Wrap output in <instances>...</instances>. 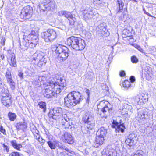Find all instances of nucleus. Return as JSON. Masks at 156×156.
I'll list each match as a JSON object with an SVG mask.
<instances>
[{"label": "nucleus", "mask_w": 156, "mask_h": 156, "mask_svg": "<svg viewBox=\"0 0 156 156\" xmlns=\"http://www.w3.org/2000/svg\"><path fill=\"white\" fill-rule=\"evenodd\" d=\"M38 40L37 33L31 31L28 35H24L23 41L20 43V47L24 50L33 48L38 43Z\"/></svg>", "instance_id": "obj_1"}, {"label": "nucleus", "mask_w": 156, "mask_h": 156, "mask_svg": "<svg viewBox=\"0 0 156 156\" xmlns=\"http://www.w3.org/2000/svg\"><path fill=\"white\" fill-rule=\"evenodd\" d=\"M64 99V105L67 107L70 108L79 104L82 101L83 96L79 92L73 91L69 93Z\"/></svg>", "instance_id": "obj_2"}, {"label": "nucleus", "mask_w": 156, "mask_h": 156, "mask_svg": "<svg viewBox=\"0 0 156 156\" xmlns=\"http://www.w3.org/2000/svg\"><path fill=\"white\" fill-rule=\"evenodd\" d=\"M52 50L55 51L58 55L57 58L60 62H62L67 59L69 55L68 49L66 46L59 44L51 46Z\"/></svg>", "instance_id": "obj_3"}, {"label": "nucleus", "mask_w": 156, "mask_h": 156, "mask_svg": "<svg viewBox=\"0 0 156 156\" xmlns=\"http://www.w3.org/2000/svg\"><path fill=\"white\" fill-rule=\"evenodd\" d=\"M32 59L33 60L38 62L37 65L39 67L44 66L47 61V57L45 54L41 51H37L33 54Z\"/></svg>", "instance_id": "obj_4"}, {"label": "nucleus", "mask_w": 156, "mask_h": 156, "mask_svg": "<svg viewBox=\"0 0 156 156\" xmlns=\"http://www.w3.org/2000/svg\"><path fill=\"white\" fill-rule=\"evenodd\" d=\"M52 83L51 81L44 83L45 86L44 95L45 97L48 98H52L55 96V95H56L57 94H56V90L55 92L53 90L54 89H56L55 87H52L51 86L52 85Z\"/></svg>", "instance_id": "obj_5"}, {"label": "nucleus", "mask_w": 156, "mask_h": 156, "mask_svg": "<svg viewBox=\"0 0 156 156\" xmlns=\"http://www.w3.org/2000/svg\"><path fill=\"white\" fill-rule=\"evenodd\" d=\"M38 6L40 10L44 11L46 10H50L56 8L55 2L50 0H44L40 2Z\"/></svg>", "instance_id": "obj_6"}, {"label": "nucleus", "mask_w": 156, "mask_h": 156, "mask_svg": "<svg viewBox=\"0 0 156 156\" xmlns=\"http://www.w3.org/2000/svg\"><path fill=\"white\" fill-rule=\"evenodd\" d=\"M46 42L52 41L57 36L56 32L53 29H49L46 31L44 32L42 34Z\"/></svg>", "instance_id": "obj_7"}, {"label": "nucleus", "mask_w": 156, "mask_h": 156, "mask_svg": "<svg viewBox=\"0 0 156 156\" xmlns=\"http://www.w3.org/2000/svg\"><path fill=\"white\" fill-rule=\"evenodd\" d=\"M50 81L52 83L51 86L52 87H55V88L56 89V94H59L62 90H63L64 87H65L66 84L65 80L61 78H60L57 82H54L52 80Z\"/></svg>", "instance_id": "obj_8"}, {"label": "nucleus", "mask_w": 156, "mask_h": 156, "mask_svg": "<svg viewBox=\"0 0 156 156\" xmlns=\"http://www.w3.org/2000/svg\"><path fill=\"white\" fill-rule=\"evenodd\" d=\"M62 116V108L59 107L54 108L52 111H50L48 113L49 117L55 120L59 119Z\"/></svg>", "instance_id": "obj_9"}, {"label": "nucleus", "mask_w": 156, "mask_h": 156, "mask_svg": "<svg viewBox=\"0 0 156 156\" xmlns=\"http://www.w3.org/2000/svg\"><path fill=\"white\" fill-rule=\"evenodd\" d=\"M33 13L32 7L28 5L22 9L20 15V17L22 19H28L31 16Z\"/></svg>", "instance_id": "obj_10"}, {"label": "nucleus", "mask_w": 156, "mask_h": 156, "mask_svg": "<svg viewBox=\"0 0 156 156\" xmlns=\"http://www.w3.org/2000/svg\"><path fill=\"white\" fill-rule=\"evenodd\" d=\"M87 129H92L95 125L94 118L91 116H86L83 119Z\"/></svg>", "instance_id": "obj_11"}, {"label": "nucleus", "mask_w": 156, "mask_h": 156, "mask_svg": "<svg viewBox=\"0 0 156 156\" xmlns=\"http://www.w3.org/2000/svg\"><path fill=\"white\" fill-rule=\"evenodd\" d=\"M80 38L74 36H71L67 39V43L68 45L71 46L72 48L76 50Z\"/></svg>", "instance_id": "obj_12"}, {"label": "nucleus", "mask_w": 156, "mask_h": 156, "mask_svg": "<svg viewBox=\"0 0 156 156\" xmlns=\"http://www.w3.org/2000/svg\"><path fill=\"white\" fill-rule=\"evenodd\" d=\"M107 26L105 23H100L97 27L96 30L98 32H101V35L107 36L109 34L108 30L106 28Z\"/></svg>", "instance_id": "obj_13"}, {"label": "nucleus", "mask_w": 156, "mask_h": 156, "mask_svg": "<svg viewBox=\"0 0 156 156\" xmlns=\"http://www.w3.org/2000/svg\"><path fill=\"white\" fill-rule=\"evenodd\" d=\"M63 141L69 144H72L74 142V138L72 135L67 132H65L62 137Z\"/></svg>", "instance_id": "obj_14"}, {"label": "nucleus", "mask_w": 156, "mask_h": 156, "mask_svg": "<svg viewBox=\"0 0 156 156\" xmlns=\"http://www.w3.org/2000/svg\"><path fill=\"white\" fill-rule=\"evenodd\" d=\"M6 57L8 59L11 60L10 65L12 67H16L17 65L15 54L13 53H12L11 51H8Z\"/></svg>", "instance_id": "obj_15"}, {"label": "nucleus", "mask_w": 156, "mask_h": 156, "mask_svg": "<svg viewBox=\"0 0 156 156\" xmlns=\"http://www.w3.org/2000/svg\"><path fill=\"white\" fill-rule=\"evenodd\" d=\"M113 125H112V127L115 129L116 132L119 133L121 132L123 133L124 129L126 128L123 124L119 125V123L117 122H115L114 121L112 122Z\"/></svg>", "instance_id": "obj_16"}, {"label": "nucleus", "mask_w": 156, "mask_h": 156, "mask_svg": "<svg viewBox=\"0 0 156 156\" xmlns=\"http://www.w3.org/2000/svg\"><path fill=\"white\" fill-rule=\"evenodd\" d=\"M136 136L134 134H131L128 136L125 142L129 146H132L134 144Z\"/></svg>", "instance_id": "obj_17"}, {"label": "nucleus", "mask_w": 156, "mask_h": 156, "mask_svg": "<svg viewBox=\"0 0 156 156\" xmlns=\"http://www.w3.org/2000/svg\"><path fill=\"white\" fill-rule=\"evenodd\" d=\"M10 95L1 98V100L3 105L7 107H9L11 105L12 101L11 100Z\"/></svg>", "instance_id": "obj_18"}, {"label": "nucleus", "mask_w": 156, "mask_h": 156, "mask_svg": "<svg viewBox=\"0 0 156 156\" xmlns=\"http://www.w3.org/2000/svg\"><path fill=\"white\" fill-rule=\"evenodd\" d=\"M84 19L85 20L90 19L93 17L94 13L93 10H84L83 13Z\"/></svg>", "instance_id": "obj_19"}, {"label": "nucleus", "mask_w": 156, "mask_h": 156, "mask_svg": "<svg viewBox=\"0 0 156 156\" xmlns=\"http://www.w3.org/2000/svg\"><path fill=\"white\" fill-rule=\"evenodd\" d=\"M104 104L105 105V106L102 108L101 111L104 114H105L107 111H108L109 110L108 105H109V103L106 101L103 100L101 101L100 102L99 104L98 105L102 106Z\"/></svg>", "instance_id": "obj_20"}, {"label": "nucleus", "mask_w": 156, "mask_h": 156, "mask_svg": "<svg viewBox=\"0 0 156 156\" xmlns=\"http://www.w3.org/2000/svg\"><path fill=\"white\" fill-rule=\"evenodd\" d=\"M79 41L78 42L76 50H83L86 46L85 41L81 38L79 39Z\"/></svg>", "instance_id": "obj_21"}, {"label": "nucleus", "mask_w": 156, "mask_h": 156, "mask_svg": "<svg viewBox=\"0 0 156 156\" xmlns=\"http://www.w3.org/2000/svg\"><path fill=\"white\" fill-rule=\"evenodd\" d=\"M58 15L61 16H64L68 19L69 18L72 17L71 13L69 12L66 11H62L58 12Z\"/></svg>", "instance_id": "obj_22"}, {"label": "nucleus", "mask_w": 156, "mask_h": 156, "mask_svg": "<svg viewBox=\"0 0 156 156\" xmlns=\"http://www.w3.org/2000/svg\"><path fill=\"white\" fill-rule=\"evenodd\" d=\"M104 140V137L100 136H97L96 137V140L95 143L96 144V146H95L96 147H98L99 145H102Z\"/></svg>", "instance_id": "obj_23"}, {"label": "nucleus", "mask_w": 156, "mask_h": 156, "mask_svg": "<svg viewBox=\"0 0 156 156\" xmlns=\"http://www.w3.org/2000/svg\"><path fill=\"white\" fill-rule=\"evenodd\" d=\"M145 114H144V111L143 109H141L139 110L138 112V115L136 117V119L138 120L140 122H142L141 120H144L145 119Z\"/></svg>", "instance_id": "obj_24"}, {"label": "nucleus", "mask_w": 156, "mask_h": 156, "mask_svg": "<svg viewBox=\"0 0 156 156\" xmlns=\"http://www.w3.org/2000/svg\"><path fill=\"white\" fill-rule=\"evenodd\" d=\"M107 133V131L106 129H105L104 127H102L100 128L97 131L96 135L103 136L104 137Z\"/></svg>", "instance_id": "obj_25"}, {"label": "nucleus", "mask_w": 156, "mask_h": 156, "mask_svg": "<svg viewBox=\"0 0 156 156\" xmlns=\"http://www.w3.org/2000/svg\"><path fill=\"white\" fill-rule=\"evenodd\" d=\"M117 9L118 10V12H121L123 9L124 3L122 0H117L116 4Z\"/></svg>", "instance_id": "obj_26"}, {"label": "nucleus", "mask_w": 156, "mask_h": 156, "mask_svg": "<svg viewBox=\"0 0 156 156\" xmlns=\"http://www.w3.org/2000/svg\"><path fill=\"white\" fill-rule=\"evenodd\" d=\"M11 143L12 147L15 149L20 150V148H22L21 144H18L15 140H13L11 141Z\"/></svg>", "instance_id": "obj_27"}, {"label": "nucleus", "mask_w": 156, "mask_h": 156, "mask_svg": "<svg viewBox=\"0 0 156 156\" xmlns=\"http://www.w3.org/2000/svg\"><path fill=\"white\" fill-rule=\"evenodd\" d=\"M144 111V114H145V119H147L150 118L152 115V114L151 111L147 109H143Z\"/></svg>", "instance_id": "obj_28"}, {"label": "nucleus", "mask_w": 156, "mask_h": 156, "mask_svg": "<svg viewBox=\"0 0 156 156\" xmlns=\"http://www.w3.org/2000/svg\"><path fill=\"white\" fill-rule=\"evenodd\" d=\"M16 127L17 129H23L26 127V125L24 122H20L17 123Z\"/></svg>", "instance_id": "obj_29"}, {"label": "nucleus", "mask_w": 156, "mask_h": 156, "mask_svg": "<svg viewBox=\"0 0 156 156\" xmlns=\"http://www.w3.org/2000/svg\"><path fill=\"white\" fill-rule=\"evenodd\" d=\"M1 93L2 97V98L10 95L8 90L7 88L4 87L2 88Z\"/></svg>", "instance_id": "obj_30"}, {"label": "nucleus", "mask_w": 156, "mask_h": 156, "mask_svg": "<svg viewBox=\"0 0 156 156\" xmlns=\"http://www.w3.org/2000/svg\"><path fill=\"white\" fill-rule=\"evenodd\" d=\"M135 101L139 105H142L144 103V101L143 99L142 96H140L139 97H137L136 98Z\"/></svg>", "instance_id": "obj_31"}, {"label": "nucleus", "mask_w": 156, "mask_h": 156, "mask_svg": "<svg viewBox=\"0 0 156 156\" xmlns=\"http://www.w3.org/2000/svg\"><path fill=\"white\" fill-rule=\"evenodd\" d=\"M38 105L39 107L43 109V112H45L46 110V103L44 102L41 101L39 102Z\"/></svg>", "instance_id": "obj_32"}, {"label": "nucleus", "mask_w": 156, "mask_h": 156, "mask_svg": "<svg viewBox=\"0 0 156 156\" xmlns=\"http://www.w3.org/2000/svg\"><path fill=\"white\" fill-rule=\"evenodd\" d=\"M123 87L128 88L130 86L131 84L130 82L128 80H125L122 83Z\"/></svg>", "instance_id": "obj_33"}, {"label": "nucleus", "mask_w": 156, "mask_h": 156, "mask_svg": "<svg viewBox=\"0 0 156 156\" xmlns=\"http://www.w3.org/2000/svg\"><path fill=\"white\" fill-rule=\"evenodd\" d=\"M5 77L6 80H8L12 79V76L10 71L9 70H7L5 74Z\"/></svg>", "instance_id": "obj_34"}, {"label": "nucleus", "mask_w": 156, "mask_h": 156, "mask_svg": "<svg viewBox=\"0 0 156 156\" xmlns=\"http://www.w3.org/2000/svg\"><path fill=\"white\" fill-rule=\"evenodd\" d=\"M5 77L6 80H8L12 79V76L10 71L9 70H7L5 74Z\"/></svg>", "instance_id": "obj_35"}, {"label": "nucleus", "mask_w": 156, "mask_h": 156, "mask_svg": "<svg viewBox=\"0 0 156 156\" xmlns=\"http://www.w3.org/2000/svg\"><path fill=\"white\" fill-rule=\"evenodd\" d=\"M9 119L11 121H14L16 118V115L15 113L9 112L8 114Z\"/></svg>", "instance_id": "obj_36"}, {"label": "nucleus", "mask_w": 156, "mask_h": 156, "mask_svg": "<svg viewBox=\"0 0 156 156\" xmlns=\"http://www.w3.org/2000/svg\"><path fill=\"white\" fill-rule=\"evenodd\" d=\"M47 143L50 148L51 149H54L56 148V146L51 141H48Z\"/></svg>", "instance_id": "obj_37"}, {"label": "nucleus", "mask_w": 156, "mask_h": 156, "mask_svg": "<svg viewBox=\"0 0 156 156\" xmlns=\"http://www.w3.org/2000/svg\"><path fill=\"white\" fill-rule=\"evenodd\" d=\"M85 92L88 96L86 99V102L88 103L90 98V91L88 89H86L85 90Z\"/></svg>", "instance_id": "obj_38"}, {"label": "nucleus", "mask_w": 156, "mask_h": 156, "mask_svg": "<svg viewBox=\"0 0 156 156\" xmlns=\"http://www.w3.org/2000/svg\"><path fill=\"white\" fill-rule=\"evenodd\" d=\"M61 149L65 150L66 151L71 153L72 154H73L74 153V152L72 151L71 150L69 149L65 146L63 145L62 147H61Z\"/></svg>", "instance_id": "obj_39"}, {"label": "nucleus", "mask_w": 156, "mask_h": 156, "mask_svg": "<svg viewBox=\"0 0 156 156\" xmlns=\"http://www.w3.org/2000/svg\"><path fill=\"white\" fill-rule=\"evenodd\" d=\"M68 20H69L70 24L71 25H73L75 22L76 20L75 18L73 16H72V17L69 18Z\"/></svg>", "instance_id": "obj_40"}, {"label": "nucleus", "mask_w": 156, "mask_h": 156, "mask_svg": "<svg viewBox=\"0 0 156 156\" xmlns=\"http://www.w3.org/2000/svg\"><path fill=\"white\" fill-rule=\"evenodd\" d=\"M131 61L133 63H136L138 62V60L135 56H133L131 57Z\"/></svg>", "instance_id": "obj_41"}, {"label": "nucleus", "mask_w": 156, "mask_h": 156, "mask_svg": "<svg viewBox=\"0 0 156 156\" xmlns=\"http://www.w3.org/2000/svg\"><path fill=\"white\" fill-rule=\"evenodd\" d=\"M0 43L2 46H4L5 44V42L6 41V39L5 37L3 36L1 37L0 38Z\"/></svg>", "instance_id": "obj_42"}, {"label": "nucleus", "mask_w": 156, "mask_h": 156, "mask_svg": "<svg viewBox=\"0 0 156 156\" xmlns=\"http://www.w3.org/2000/svg\"><path fill=\"white\" fill-rule=\"evenodd\" d=\"M93 3L94 4L100 5H101L102 4L101 0H94Z\"/></svg>", "instance_id": "obj_43"}, {"label": "nucleus", "mask_w": 156, "mask_h": 156, "mask_svg": "<svg viewBox=\"0 0 156 156\" xmlns=\"http://www.w3.org/2000/svg\"><path fill=\"white\" fill-rule=\"evenodd\" d=\"M68 119V120H69L68 118L66 119L65 118L64 119V120L66 122H64V121L62 122V124L64 126L67 125L68 124V123L67 122ZM64 127L65 128H66L67 127V126H64Z\"/></svg>", "instance_id": "obj_44"}, {"label": "nucleus", "mask_w": 156, "mask_h": 156, "mask_svg": "<svg viewBox=\"0 0 156 156\" xmlns=\"http://www.w3.org/2000/svg\"><path fill=\"white\" fill-rule=\"evenodd\" d=\"M9 156H20L19 153L18 152H13L11 153Z\"/></svg>", "instance_id": "obj_45"}, {"label": "nucleus", "mask_w": 156, "mask_h": 156, "mask_svg": "<svg viewBox=\"0 0 156 156\" xmlns=\"http://www.w3.org/2000/svg\"><path fill=\"white\" fill-rule=\"evenodd\" d=\"M12 90H14L15 88V83L14 82L9 84Z\"/></svg>", "instance_id": "obj_46"}, {"label": "nucleus", "mask_w": 156, "mask_h": 156, "mask_svg": "<svg viewBox=\"0 0 156 156\" xmlns=\"http://www.w3.org/2000/svg\"><path fill=\"white\" fill-rule=\"evenodd\" d=\"M142 153V151H138L134 155V156H143Z\"/></svg>", "instance_id": "obj_47"}, {"label": "nucleus", "mask_w": 156, "mask_h": 156, "mask_svg": "<svg viewBox=\"0 0 156 156\" xmlns=\"http://www.w3.org/2000/svg\"><path fill=\"white\" fill-rule=\"evenodd\" d=\"M38 141L40 143L41 145H43L45 142V140L44 139L42 138H40V139L38 140Z\"/></svg>", "instance_id": "obj_48"}, {"label": "nucleus", "mask_w": 156, "mask_h": 156, "mask_svg": "<svg viewBox=\"0 0 156 156\" xmlns=\"http://www.w3.org/2000/svg\"><path fill=\"white\" fill-rule=\"evenodd\" d=\"M34 136L35 138L37 140L40 139V136L39 133L38 134H34Z\"/></svg>", "instance_id": "obj_49"}, {"label": "nucleus", "mask_w": 156, "mask_h": 156, "mask_svg": "<svg viewBox=\"0 0 156 156\" xmlns=\"http://www.w3.org/2000/svg\"><path fill=\"white\" fill-rule=\"evenodd\" d=\"M149 50L150 51L153 52L156 51V48L155 47L152 46L150 48Z\"/></svg>", "instance_id": "obj_50"}, {"label": "nucleus", "mask_w": 156, "mask_h": 156, "mask_svg": "<svg viewBox=\"0 0 156 156\" xmlns=\"http://www.w3.org/2000/svg\"><path fill=\"white\" fill-rule=\"evenodd\" d=\"M3 146L4 149L6 150V152H9V148L8 147L7 145H6L5 144H3Z\"/></svg>", "instance_id": "obj_51"}, {"label": "nucleus", "mask_w": 156, "mask_h": 156, "mask_svg": "<svg viewBox=\"0 0 156 156\" xmlns=\"http://www.w3.org/2000/svg\"><path fill=\"white\" fill-rule=\"evenodd\" d=\"M89 149H86L84 150L83 153L85 155H88L89 154Z\"/></svg>", "instance_id": "obj_52"}, {"label": "nucleus", "mask_w": 156, "mask_h": 156, "mask_svg": "<svg viewBox=\"0 0 156 156\" xmlns=\"http://www.w3.org/2000/svg\"><path fill=\"white\" fill-rule=\"evenodd\" d=\"M82 130L83 132L84 133L87 134V133H90V131H89L88 130H86L85 128V129L82 128Z\"/></svg>", "instance_id": "obj_53"}, {"label": "nucleus", "mask_w": 156, "mask_h": 156, "mask_svg": "<svg viewBox=\"0 0 156 156\" xmlns=\"http://www.w3.org/2000/svg\"><path fill=\"white\" fill-rule=\"evenodd\" d=\"M62 145H63L60 142H57L56 143V146L58 147L60 149H61V147H62Z\"/></svg>", "instance_id": "obj_54"}, {"label": "nucleus", "mask_w": 156, "mask_h": 156, "mask_svg": "<svg viewBox=\"0 0 156 156\" xmlns=\"http://www.w3.org/2000/svg\"><path fill=\"white\" fill-rule=\"evenodd\" d=\"M19 76L20 77L21 79H23V73L21 72H19V73L18 74Z\"/></svg>", "instance_id": "obj_55"}, {"label": "nucleus", "mask_w": 156, "mask_h": 156, "mask_svg": "<svg viewBox=\"0 0 156 156\" xmlns=\"http://www.w3.org/2000/svg\"><path fill=\"white\" fill-rule=\"evenodd\" d=\"M135 78L134 76H131L130 78V80L131 83H133L135 81Z\"/></svg>", "instance_id": "obj_56"}, {"label": "nucleus", "mask_w": 156, "mask_h": 156, "mask_svg": "<svg viewBox=\"0 0 156 156\" xmlns=\"http://www.w3.org/2000/svg\"><path fill=\"white\" fill-rule=\"evenodd\" d=\"M119 74L121 76H124L125 75V71H121L120 72Z\"/></svg>", "instance_id": "obj_57"}, {"label": "nucleus", "mask_w": 156, "mask_h": 156, "mask_svg": "<svg viewBox=\"0 0 156 156\" xmlns=\"http://www.w3.org/2000/svg\"><path fill=\"white\" fill-rule=\"evenodd\" d=\"M14 82V81L13 80L12 78L10 80L9 79V80H7V83L8 84H10L11 83H12V82Z\"/></svg>", "instance_id": "obj_58"}, {"label": "nucleus", "mask_w": 156, "mask_h": 156, "mask_svg": "<svg viewBox=\"0 0 156 156\" xmlns=\"http://www.w3.org/2000/svg\"><path fill=\"white\" fill-rule=\"evenodd\" d=\"M143 10L144 13H145V14H147V15L150 16H151V17L152 16L148 12H147L145 10L144 8H143Z\"/></svg>", "instance_id": "obj_59"}, {"label": "nucleus", "mask_w": 156, "mask_h": 156, "mask_svg": "<svg viewBox=\"0 0 156 156\" xmlns=\"http://www.w3.org/2000/svg\"><path fill=\"white\" fill-rule=\"evenodd\" d=\"M34 131L33 132L34 134H38L39 133V131L36 129L35 130L34 129Z\"/></svg>", "instance_id": "obj_60"}, {"label": "nucleus", "mask_w": 156, "mask_h": 156, "mask_svg": "<svg viewBox=\"0 0 156 156\" xmlns=\"http://www.w3.org/2000/svg\"><path fill=\"white\" fill-rule=\"evenodd\" d=\"M0 131L4 134H6V130L5 129H3V128L0 130Z\"/></svg>", "instance_id": "obj_61"}, {"label": "nucleus", "mask_w": 156, "mask_h": 156, "mask_svg": "<svg viewBox=\"0 0 156 156\" xmlns=\"http://www.w3.org/2000/svg\"><path fill=\"white\" fill-rule=\"evenodd\" d=\"M112 152H109L108 153H106V156H112Z\"/></svg>", "instance_id": "obj_62"}, {"label": "nucleus", "mask_w": 156, "mask_h": 156, "mask_svg": "<svg viewBox=\"0 0 156 156\" xmlns=\"http://www.w3.org/2000/svg\"><path fill=\"white\" fill-rule=\"evenodd\" d=\"M2 81L1 78H0V88H2Z\"/></svg>", "instance_id": "obj_63"}, {"label": "nucleus", "mask_w": 156, "mask_h": 156, "mask_svg": "<svg viewBox=\"0 0 156 156\" xmlns=\"http://www.w3.org/2000/svg\"><path fill=\"white\" fill-rule=\"evenodd\" d=\"M138 50L141 52L142 53H144V50L142 49V48L140 47L138 49Z\"/></svg>", "instance_id": "obj_64"}]
</instances>
